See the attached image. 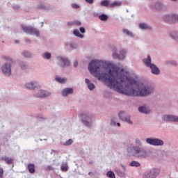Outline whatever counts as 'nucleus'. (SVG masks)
Segmentation results:
<instances>
[{"mask_svg": "<svg viewBox=\"0 0 178 178\" xmlns=\"http://www.w3.org/2000/svg\"><path fill=\"white\" fill-rule=\"evenodd\" d=\"M111 66V63L101 60H91L88 64V70L94 77L106 83L111 90L116 91L128 97H149L155 92V86L151 83L144 82L136 90L137 81L129 76V72L124 69L115 67L106 70V72L101 73V67Z\"/></svg>", "mask_w": 178, "mask_h": 178, "instance_id": "obj_1", "label": "nucleus"}, {"mask_svg": "<svg viewBox=\"0 0 178 178\" xmlns=\"http://www.w3.org/2000/svg\"><path fill=\"white\" fill-rule=\"evenodd\" d=\"M127 152L129 155L138 159H145L148 156V152L143 147V142L138 138L135 139V145L127 147Z\"/></svg>", "mask_w": 178, "mask_h": 178, "instance_id": "obj_2", "label": "nucleus"}, {"mask_svg": "<svg viewBox=\"0 0 178 178\" xmlns=\"http://www.w3.org/2000/svg\"><path fill=\"white\" fill-rule=\"evenodd\" d=\"M21 28L26 34H29V35H35V37H40V31L36 28L31 26H26L24 24L21 25Z\"/></svg>", "mask_w": 178, "mask_h": 178, "instance_id": "obj_3", "label": "nucleus"}, {"mask_svg": "<svg viewBox=\"0 0 178 178\" xmlns=\"http://www.w3.org/2000/svg\"><path fill=\"white\" fill-rule=\"evenodd\" d=\"M161 174L159 168H152L144 172L143 178H156Z\"/></svg>", "mask_w": 178, "mask_h": 178, "instance_id": "obj_4", "label": "nucleus"}, {"mask_svg": "<svg viewBox=\"0 0 178 178\" xmlns=\"http://www.w3.org/2000/svg\"><path fill=\"white\" fill-rule=\"evenodd\" d=\"M147 144L149 145H154V147H162L165 142L160 138H146Z\"/></svg>", "mask_w": 178, "mask_h": 178, "instance_id": "obj_5", "label": "nucleus"}, {"mask_svg": "<svg viewBox=\"0 0 178 178\" xmlns=\"http://www.w3.org/2000/svg\"><path fill=\"white\" fill-rule=\"evenodd\" d=\"M58 61V65L60 67H69L70 66V61L66 57L58 56L56 58Z\"/></svg>", "mask_w": 178, "mask_h": 178, "instance_id": "obj_6", "label": "nucleus"}, {"mask_svg": "<svg viewBox=\"0 0 178 178\" xmlns=\"http://www.w3.org/2000/svg\"><path fill=\"white\" fill-rule=\"evenodd\" d=\"M1 72L6 77L12 76V64L10 63H6L1 66Z\"/></svg>", "mask_w": 178, "mask_h": 178, "instance_id": "obj_7", "label": "nucleus"}, {"mask_svg": "<svg viewBox=\"0 0 178 178\" xmlns=\"http://www.w3.org/2000/svg\"><path fill=\"white\" fill-rule=\"evenodd\" d=\"M95 120L94 116L90 114H84L82 117L83 123L86 127H91L92 126V121Z\"/></svg>", "mask_w": 178, "mask_h": 178, "instance_id": "obj_8", "label": "nucleus"}, {"mask_svg": "<svg viewBox=\"0 0 178 178\" xmlns=\"http://www.w3.org/2000/svg\"><path fill=\"white\" fill-rule=\"evenodd\" d=\"M127 54V50L125 49H121L119 51V54L116 51H113V58L118 59V60H124L126 59V54Z\"/></svg>", "mask_w": 178, "mask_h": 178, "instance_id": "obj_9", "label": "nucleus"}, {"mask_svg": "<svg viewBox=\"0 0 178 178\" xmlns=\"http://www.w3.org/2000/svg\"><path fill=\"white\" fill-rule=\"evenodd\" d=\"M33 97L35 98H47L51 97V92L42 89H38L35 90Z\"/></svg>", "mask_w": 178, "mask_h": 178, "instance_id": "obj_10", "label": "nucleus"}, {"mask_svg": "<svg viewBox=\"0 0 178 178\" xmlns=\"http://www.w3.org/2000/svg\"><path fill=\"white\" fill-rule=\"evenodd\" d=\"M118 117L120 119V120H122L123 122L128 123V124H133V121H131V115L127 114L126 112L120 111L118 113Z\"/></svg>", "mask_w": 178, "mask_h": 178, "instance_id": "obj_11", "label": "nucleus"}, {"mask_svg": "<svg viewBox=\"0 0 178 178\" xmlns=\"http://www.w3.org/2000/svg\"><path fill=\"white\" fill-rule=\"evenodd\" d=\"M152 8L157 10V12H165L166 10V5L163 1H157L152 4Z\"/></svg>", "mask_w": 178, "mask_h": 178, "instance_id": "obj_12", "label": "nucleus"}, {"mask_svg": "<svg viewBox=\"0 0 178 178\" xmlns=\"http://www.w3.org/2000/svg\"><path fill=\"white\" fill-rule=\"evenodd\" d=\"M163 122H172V123H178V115L165 114L161 116Z\"/></svg>", "mask_w": 178, "mask_h": 178, "instance_id": "obj_13", "label": "nucleus"}, {"mask_svg": "<svg viewBox=\"0 0 178 178\" xmlns=\"http://www.w3.org/2000/svg\"><path fill=\"white\" fill-rule=\"evenodd\" d=\"M38 87H40V83L35 80L31 81L25 84V88L30 91H34V90L38 88Z\"/></svg>", "mask_w": 178, "mask_h": 178, "instance_id": "obj_14", "label": "nucleus"}, {"mask_svg": "<svg viewBox=\"0 0 178 178\" xmlns=\"http://www.w3.org/2000/svg\"><path fill=\"white\" fill-rule=\"evenodd\" d=\"M121 168H117L114 170V172L117 176L119 177H124L126 176V171H127V167L126 165L122 164L121 165Z\"/></svg>", "mask_w": 178, "mask_h": 178, "instance_id": "obj_15", "label": "nucleus"}, {"mask_svg": "<svg viewBox=\"0 0 178 178\" xmlns=\"http://www.w3.org/2000/svg\"><path fill=\"white\" fill-rule=\"evenodd\" d=\"M138 112L140 113H143L144 115H149L151 113V109H149V107L148 106H140L138 108Z\"/></svg>", "mask_w": 178, "mask_h": 178, "instance_id": "obj_16", "label": "nucleus"}, {"mask_svg": "<svg viewBox=\"0 0 178 178\" xmlns=\"http://www.w3.org/2000/svg\"><path fill=\"white\" fill-rule=\"evenodd\" d=\"M152 74H154V76H159L161 74V70L156 65L152 64L151 67H149Z\"/></svg>", "mask_w": 178, "mask_h": 178, "instance_id": "obj_17", "label": "nucleus"}, {"mask_svg": "<svg viewBox=\"0 0 178 178\" xmlns=\"http://www.w3.org/2000/svg\"><path fill=\"white\" fill-rule=\"evenodd\" d=\"M73 92V88H66L63 89V90L61 91V95L62 97H68V95H72Z\"/></svg>", "mask_w": 178, "mask_h": 178, "instance_id": "obj_18", "label": "nucleus"}, {"mask_svg": "<svg viewBox=\"0 0 178 178\" xmlns=\"http://www.w3.org/2000/svg\"><path fill=\"white\" fill-rule=\"evenodd\" d=\"M152 59L151 58V56L148 55L147 58L143 60V65L146 66V67H151L154 63H152Z\"/></svg>", "mask_w": 178, "mask_h": 178, "instance_id": "obj_19", "label": "nucleus"}, {"mask_svg": "<svg viewBox=\"0 0 178 178\" xmlns=\"http://www.w3.org/2000/svg\"><path fill=\"white\" fill-rule=\"evenodd\" d=\"M162 20L165 23H170L172 22V13L165 14L162 16Z\"/></svg>", "mask_w": 178, "mask_h": 178, "instance_id": "obj_20", "label": "nucleus"}, {"mask_svg": "<svg viewBox=\"0 0 178 178\" xmlns=\"http://www.w3.org/2000/svg\"><path fill=\"white\" fill-rule=\"evenodd\" d=\"M138 27L140 30H150L151 29V26L148 24L144 22L140 23Z\"/></svg>", "mask_w": 178, "mask_h": 178, "instance_id": "obj_21", "label": "nucleus"}, {"mask_svg": "<svg viewBox=\"0 0 178 178\" xmlns=\"http://www.w3.org/2000/svg\"><path fill=\"white\" fill-rule=\"evenodd\" d=\"M85 82L87 84L88 88V90H90V91H92L95 88V85H94V83L90 82V79H86Z\"/></svg>", "mask_w": 178, "mask_h": 178, "instance_id": "obj_22", "label": "nucleus"}, {"mask_svg": "<svg viewBox=\"0 0 178 178\" xmlns=\"http://www.w3.org/2000/svg\"><path fill=\"white\" fill-rule=\"evenodd\" d=\"M0 161H4V162H6L7 165H12V163H13V159H9V157L7 156L1 157Z\"/></svg>", "mask_w": 178, "mask_h": 178, "instance_id": "obj_23", "label": "nucleus"}, {"mask_svg": "<svg viewBox=\"0 0 178 178\" xmlns=\"http://www.w3.org/2000/svg\"><path fill=\"white\" fill-rule=\"evenodd\" d=\"M55 80L57 83H59L60 84H65V83L67 81V79L62 78L60 76H56Z\"/></svg>", "mask_w": 178, "mask_h": 178, "instance_id": "obj_24", "label": "nucleus"}, {"mask_svg": "<svg viewBox=\"0 0 178 178\" xmlns=\"http://www.w3.org/2000/svg\"><path fill=\"white\" fill-rule=\"evenodd\" d=\"M73 35L78 38H84V35L81 34L79 29H74Z\"/></svg>", "mask_w": 178, "mask_h": 178, "instance_id": "obj_25", "label": "nucleus"}, {"mask_svg": "<svg viewBox=\"0 0 178 178\" xmlns=\"http://www.w3.org/2000/svg\"><path fill=\"white\" fill-rule=\"evenodd\" d=\"M122 33L124 34H125L126 35H127L128 37H131V38H133V37H134V34H133V32H131L130 30H129L127 29H124L122 30Z\"/></svg>", "mask_w": 178, "mask_h": 178, "instance_id": "obj_26", "label": "nucleus"}, {"mask_svg": "<svg viewBox=\"0 0 178 178\" xmlns=\"http://www.w3.org/2000/svg\"><path fill=\"white\" fill-rule=\"evenodd\" d=\"M42 58L43 59H46L47 60H49L52 58V54L50 52L46 51L43 54H42Z\"/></svg>", "mask_w": 178, "mask_h": 178, "instance_id": "obj_27", "label": "nucleus"}, {"mask_svg": "<svg viewBox=\"0 0 178 178\" xmlns=\"http://www.w3.org/2000/svg\"><path fill=\"white\" fill-rule=\"evenodd\" d=\"M27 168L29 172L35 173V165L34 164L29 163Z\"/></svg>", "mask_w": 178, "mask_h": 178, "instance_id": "obj_28", "label": "nucleus"}, {"mask_svg": "<svg viewBox=\"0 0 178 178\" xmlns=\"http://www.w3.org/2000/svg\"><path fill=\"white\" fill-rule=\"evenodd\" d=\"M19 67H21L22 70H27L29 69V65L26 62H20L19 63Z\"/></svg>", "mask_w": 178, "mask_h": 178, "instance_id": "obj_29", "label": "nucleus"}, {"mask_svg": "<svg viewBox=\"0 0 178 178\" xmlns=\"http://www.w3.org/2000/svg\"><path fill=\"white\" fill-rule=\"evenodd\" d=\"M170 38L174 40V41H177L178 42V33L176 32H171L169 34Z\"/></svg>", "mask_w": 178, "mask_h": 178, "instance_id": "obj_30", "label": "nucleus"}, {"mask_svg": "<svg viewBox=\"0 0 178 178\" xmlns=\"http://www.w3.org/2000/svg\"><path fill=\"white\" fill-rule=\"evenodd\" d=\"M129 166L139 168V166H141V164L140 163H138V161H133L129 163Z\"/></svg>", "mask_w": 178, "mask_h": 178, "instance_id": "obj_31", "label": "nucleus"}, {"mask_svg": "<svg viewBox=\"0 0 178 178\" xmlns=\"http://www.w3.org/2000/svg\"><path fill=\"white\" fill-rule=\"evenodd\" d=\"M99 19L102 22H106L108 20V15L106 14H102L99 16Z\"/></svg>", "mask_w": 178, "mask_h": 178, "instance_id": "obj_32", "label": "nucleus"}, {"mask_svg": "<svg viewBox=\"0 0 178 178\" xmlns=\"http://www.w3.org/2000/svg\"><path fill=\"white\" fill-rule=\"evenodd\" d=\"M107 177L109 178H116V176L115 175V172L113 171L110 170L106 172Z\"/></svg>", "mask_w": 178, "mask_h": 178, "instance_id": "obj_33", "label": "nucleus"}, {"mask_svg": "<svg viewBox=\"0 0 178 178\" xmlns=\"http://www.w3.org/2000/svg\"><path fill=\"white\" fill-rule=\"evenodd\" d=\"M101 6H104L105 8H108L109 6V0H104L100 2Z\"/></svg>", "mask_w": 178, "mask_h": 178, "instance_id": "obj_34", "label": "nucleus"}, {"mask_svg": "<svg viewBox=\"0 0 178 178\" xmlns=\"http://www.w3.org/2000/svg\"><path fill=\"white\" fill-rule=\"evenodd\" d=\"M70 47L72 49H76V48H79V44L76 42H72L70 43Z\"/></svg>", "mask_w": 178, "mask_h": 178, "instance_id": "obj_35", "label": "nucleus"}, {"mask_svg": "<svg viewBox=\"0 0 178 178\" xmlns=\"http://www.w3.org/2000/svg\"><path fill=\"white\" fill-rule=\"evenodd\" d=\"M23 56H24L25 58H31L32 55H31V52L29 51H24L22 53Z\"/></svg>", "mask_w": 178, "mask_h": 178, "instance_id": "obj_36", "label": "nucleus"}, {"mask_svg": "<svg viewBox=\"0 0 178 178\" xmlns=\"http://www.w3.org/2000/svg\"><path fill=\"white\" fill-rule=\"evenodd\" d=\"M122 5V3L121 2H119V1H114L111 3H110L109 6L111 8H113V6H120Z\"/></svg>", "mask_w": 178, "mask_h": 178, "instance_id": "obj_37", "label": "nucleus"}, {"mask_svg": "<svg viewBox=\"0 0 178 178\" xmlns=\"http://www.w3.org/2000/svg\"><path fill=\"white\" fill-rule=\"evenodd\" d=\"M118 123V118L114 117L111 119V126H115Z\"/></svg>", "mask_w": 178, "mask_h": 178, "instance_id": "obj_38", "label": "nucleus"}, {"mask_svg": "<svg viewBox=\"0 0 178 178\" xmlns=\"http://www.w3.org/2000/svg\"><path fill=\"white\" fill-rule=\"evenodd\" d=\"M61 170H63V172H67V170H69V165H67V163L61 165Z\"/></svg>", "mask_w": 178, "mask_h": 178, "instance_id": "obj_39", "label": "nucleus"}, {"mask_svg": "<svg viewBox=\"0 0 178 178\" xmlns=\"http://www.w3.org/2000/svg\"><path fill=\"white\" fill-rule=\"evenodd\" d=\"M72 144H73V139H69L68 140H67L63 143V145H65V147H69V145H72Z\"/></svg>", "mask_w": 178, "mask_h": 178, "instance_id": "obj_40", "label": "nucleus"}, {"mask_svg": "<svg viewBox=\"0 0 178 178\" xmlns=\"http://www.w3.org/2000/svg\"><path fill=\"white\" fill-rule=\"evenodd\" d=\"M171 19L172 22H178V15L171 13Z\"/></svg>", "mask_w": 178, "mask_h": 178, "instance_id": "obj_41", "label": "nucleus"}, {"mask_svg": "<svg viewBox=\"0 0 178 178\" xmlns=\"http://www.w3.org/2000/svg\"><path fill=\"white\" fill-rule=\"evenodd\" d=\"M72 8H73V9H79L80 8V5L77 4V3H72L71 5Z\"/></svg>", "mask_w": 178, "mask_h": 178, "instance_id": "obj_42", "label": "nucleus"}, {"mask_svg": "<svg viewBox=\"0 0 178 178\" xmlns=\"http://www.w3.org/2000/svg\"><path fill=\"white\" fill-rule=\"evenodd\" d=\"M79 31H80V33H81V34H84V33H86V28L81 26L79 28Z\"/></svg>", "mask_w": 178, "mask_h": 178, "instance_id": "obj_43", "label": "nucleus"}, {"mask_svg": "<svg viewBox=\"0 0 178 178\" xmlns=\"http://www.w3.org/2000/svg\"><path fill=\"white\" fill-rule=\"evenodd\" d=\"M73 24H74L75 26H81V22L80 21H74L73 22Z\"/></svg>", "mask_w": 178, "mask_h": 178, "instance_id": "obj_44", "label": "nucleus"}, {"mask_svg": "<svg viewBox=\"0 0 178 178\" xmlns=\"http://www.w3.org/2000/svg\"><path fill=\"white\" fill-rule=\"evenodd\" d=\"M0 178H3V169L0 168Z\"/></svg>", "mask_w": 178, "mask_h": 178, "instance_id": "obj_45", "label": "nucleus"}, {"mask_svg": "<svg viewBox=\"0 0 178 178\" xmlns=\"http://www.w3.org/2000/svg\"><path fill=\"white\" fill-rule=\"evenodd\" d=\"M38 9H45V5L44 4H40L38 6Z\"/></svg>", "mask_w": 178, "mask_h": 178, "instance_id": "obj_46", "label": "nucleus"}, {"mask_svg": "<svg viewBox=\"0 0 178 178\" xmlns=\"http://www.w3.org/2000/svg\"><path fill=\"white\" fill-rule=\"evenodd\" d=\"M87 3H90V5L94 3V0H85Z\"/></svg>", "mask_w": 178, "mask_h": 178, "instance_id": "obj_47", "label": "nucleus"}, {"mask_svg": "<svg viewBox=\"0 0 178 178\" xmlns=\"http://www.w3.org/2000/svg\"><path fill=\"white\" fill-rule=\"evenodd\" d=\"M79 66V62L77 60H75L74 62V67H77Z\"/></svg>", "mask_w": 178, "mask_h": 178, "instance_id": "obj_48", "label": "nucleus"}, {"mask_svg": "<svg viewBox=\"0 0 178 178\" xmlns=\"http://www.w3.org/2000/svg\"><path fill=\"white\" fill-rule=\"evenodd\" d=\"M54 168L51 167V165H47V170H53Z\"/></svg>", "mask_w": 178, "mask_h": 178, "instance_id": "obj_49", "label": "nucleus"}, {"mask_svg": "<svg viewBox=\"0 0 178 178\" xmlns=\"http://www.w3.org/2000/svg\"><path fill=\"white\" fill-rule=\"evenodd\" d=\"M26 44H30V42H31V40L26 39Z\"/></svg>", "mask_w": 178, "mask_h": 178, "instance_id": "obj_50", "label": "nucleus"}, {"mask_svg": "<svg viewBox=\"0 0 178 178\" xmlns=\"http://www.w3.org/2000/svg\"><path fill=\"white\" fill-rule=\"evenodd\" d=\"M93 15L95 16V17H98V13H93Z\"/></svg>", "mask_w": 178, "mask_h": 178, "instance_id": "obj_51", "label": "nucleus"}, {"mask_svg": "<svg viewBox=\"0 0 178 178\" xmlns=\"http://www.w3.org/2000/svg\"><path fill=\"white\" fill-rule=\"evenodd\" d=\"M6 59L7 60H12V58H9V57H6Z\"/></svg>", "mask_w": 178, "mask_h": 178, "instance_id": "obj_52", "label": "nucleus"}, {"mask_svg": "<svg viewBox=\"0 0 178 178\" xmlns=\"http://www.w3.org/2000/svg\"><path fill=\"white\" fill-rule=\"evenodd\" d=\"M170 1H171V2H177L178 1V0H170Z\"/></svg>", "mask_w": 178, "mask_h": 178, "instance_id": "obj_53", "label": "nucleus"}, {"mask_svg": "<svg viewBox=\"0 0 178 178\" xmlns=\"http://www.w3.org/2000/svg\"><path fill=\"white\" fill-rule=\"evenodd\" d=\"M117 126H118V127H120V122H117Z\"/></svg>", "mask_w": 178, "mask_h": 178, "instance_id": "obj_54", "label": "nucleus"}, {"mask_svg": "<svg viewBox=\"0 0 178 178\" xmlns=\"http://www.w3.org/2000/svg\"><path fill=\"white\" fill-rule=\"evenodd\" d=\"M14 9H19L18 6H14Z\"/></svg>", "mask_w": 178, "mask_h": 178, "instance_id": "obj_55", "label": "nucleus"}, {"mask_svg": "<svg viewBox=\"0 0 178 178\" xmlns=\"http://www.w3.org/2000/svg\"><path fill=\"white\" fill-rule=\"evenodd\" d=\"M16 44H19V40H15Z\"/></svg>", "mask_w": 178, "mask_h": 178, "instance_id": "obj_56", "label": "nucleus"}, {"mask_svg": "<svg viewBox=\"0 0 178 178\" xmlns=\"http://www.w3.org/2000/svg\"><path fill=\"white\" fill-rule=\"evenodd\" d=\"M91 172H88V175L90 176L91 175Z\"/></svg>", "mask_w": 178, "mask_h": 178, "instance_id": "obj_57", "label": "nucleus"}, {"mask_svg": "<svg viewBox=\"0 0 178 178\" xmlns=\"http://www.w3.org/2000/svg\"><path fill=\"white\" fill-rule=\"evenodd\" d=\"M14 166H15V165H12V168H13Z\"/></svg>", "mask_w": 178, "mask_h": 178, "instance_id": "obj_58", "label": "nucleus"}, {"mask_svg": "<svg viewBox=\"0 0 178 178\" xmlns=\"http://www.w3.org/2000/svg\"><path fill=\"white\" fill-rule=\"evenodd\" d=\"M68 24H70V23H68Z\"/></svg>", "mask_w": 178, "mask_h": 178, "instance_id": "obj_59", "label": "nucleus"}, {"mask_svg": "<svg viewBox=\"0 0 178 178\" xmlns=\"http://www.w3.org/2000/svg\"><path fill=\"white\" fill-rule=\"evenodd\" d=\"M68 24H70V23H68Z\"/></svg>", "mask_w": 178, "mask_h": 178, "instance_id": "obj_60", "label": "nucleus"}]
</instances>
